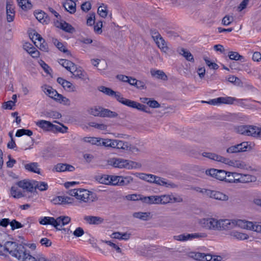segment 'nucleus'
<instances>
[{
	"mask_svg": "<svg viewBox=\"0 0 261 261\" xmlns=\"http://www.w3.org/2000/svg\"><path fill=\"white\" fill-rule=\"evenodd\" d=\"M236 227L261 233V224L259 222L241 219H218L217 231H228Z\"/></svg>",
	"mask_w": 261,
	"mask_h": 261,
	"instance_id": "obj_1",
	"label": "nucleus"
},
{
	"mask_svg": "<svg viewBox=\"0 0 261 261\" xmlns=\"http://www.w3.org/2000/svg\"><path fill=\"white\" fill-rule=\"evenodd\" d=\"M70 196L75 197L80 203L90 204L97 200L95 194L84 189H74L68 191Z\"/></svg>",
	"mask_w": 261,
	"mask_h": 261,
	"instance_id": "obj_2",
	"label": "nucleus"
},
{
	"mask_svg": "<svg viewBox=\"0 0 261 261\" xmlns=\"http://www.w3.org/2000/svg\"><path fill=\"white\" fill-rule=\"evenodd\" d=\"M236 132L241 135L253 137H261V127L251 125H243L235 127Z\"/></svg>",
	"mask_w": 261,
	"mask_h": 261,
	"instance_id": "obj_3",
	"label": "nucleus"
},
{
	"mask_svg": "<svg viewBox=\"0 0 261 261\" xmlns=\"http://www.w3.org/2000/svg\"><path fill=\"white\" fill-rule=\"evenodd\" d=\"M88 112L89 114L95 117L116 118L118 115L116 112L100 106L91 107Z\"/></svg>",
	"mask_w": 261,
	"mask_h": 261,
	"instance_id": "obj_4",
	"label": "nucleus"
},
{
	"mask_svg": "<svg viewBox=\"0 0 261 261\" xmlns=\"http://www.w3.org/2000/svg\"><path fill=\"white\" fill-rule=\"evenodd\" d=\"M41 89L46 95L54 99L55 101L64 105L69 103L70 100L68 98L59 94L57 91L51 87L45 85L42 86Z\"/></svg>",
	"mask_w": 261,
	"mask_h": 261,
	"instance_id": "obj_5",
	"label": "nucleus"
},
{
	"mask_svg": "<svg viewBox=\"0 0 261 261\" xmlns=\"http://www.w3.org/2000/svg\"><path fill=\"white\" fill-rule=\"evenodd\" d=\"M109 165L112 166L114 168H126L128 169H133L136 167L137 163L136 162L125 160L121 158H113L107 161Z\"/></svg>",
	"mask_w": 261,
	"mask_h": 261,
	"instance_id": "obj_6",
	"label": "nucleus"
},
{
	"mask_svg": "<svg viewBox=\"0 0 261 261\" xmlns=\"http://www.w3.org/2000/svg\"><path fill=\"white\" fill-rule=\"evenodd\" d=\"M13 257L19 261H36L35 257L31 255L30 251L21 244L18 246Z\"/></svg>",
	"mask_w": 261,
	"mask_h": 261,
	"instance_id": "obj_7",
	"label": "nucleus"
},
{
	"mask_svg": "<svg viewBox=\"0 0 261 261\" xmlns=\"http://www.w3.org/2000/svg\"><path fill=\"white\" fill-rule=\"evenodd\" d=\"M98 89L99 91L103 93L104 94L109 96L114 97L118 101L123 105L126 106L129 100V99H126L123 97L120 92L114 91L110 88L101 86L98 87Z\"/></svg>",
	"mask_w": 261,
	"mask_h": 261,
	"instance_id": "obj_8",
	"label": "nucleus"
},
{
	"mask_svg": "<svg viewBox=\"0 0 261 261\" xmlns=\"http://www.w3.org/2000/svg\"><path fill=\"white\" fill-rule=\"evenodd\" d=\"M218 221V219L211 217L201 219L199 223L206 229L217 231Z\"/></svg>",
	"mask_w": 261,
	"mask_h": 261,
	"instance_id": "obj_9",
	"label": "nucleus"
},
{
	"mask_svg": "<svg viewBox=\"0 0 261 261\" xmlns=\"http://www.w3.org/2000/svg\"><path fill=\"white\" fill-rule=\"evenodd\" d=\"M236 100L235 98L232 97H220L212 99L208 102L202 101V102H206L212 105H219L220 104H232Z\"/></svg>",
	"mask_w": 261,
	"mask_h": 261,
	"instance_id": "obj_10",
	"label": "nucleus"
},
{
	"mask_svg": "<svg viewBox=\"0 0 261 261\" xmlns=\"http://www.w3.org/2000/svg\"><path fill=\"white\" fill-rule=\"evenodd\" d=\"M248 145L247 142H243L241 143L232 145L226 149L228 153H237L240 152H244L247 150Z\"/></svg>",
	"mask_w": 261,
	"mask_h": 261,
	"instance_id": "obj_11",
	"label": "nucleus"
},
{
	"mask_svg": "<svg viewBox=\"0 0 261 261\" xmlns=\"http://www.w3.org/2000/svg\"><path fill=\"white\" fill-rule=\"evenodd\" d=\"M206 174L219 180H224L227 177V172L223 170L211 169L206 171Z\"/></svg>",
	"mask_w": 261,
	"mask_h": 261,
	"instance_id": "obj_12",
	"label": "nucleus"
},
{
	"mask_svg": "<svg viewBox=\"0 0 261 261\" xmlns=\"http://www.w3.org/2000/svg\"><path fill=\"white\" fill-rule=\"evenodd\" d=\"M70 72L72 74L74 78L80 79L83 80H89V78L87 76L86 72L84 71L82 67L78 66L75 64L72 68H71Z\"/></svg>",
	"mask_w": 261,
	"mask_h": 261,
	"instance_id": "obj_13",
	"label": "nucleus"
},
{
	"mask_svg": "<svg viewBox=\"0 0 261 261\" xmlns=\"http://www.w3.org/2000/svg\"><path fill=\"white\" fill-rule=\"evenodd\" d=\"M153 180L152 183L155 184L159 186H164L166 188L172 189L176 188L178 187L177 185L164 178L158 177L155 175L154 177H153Z\"/></svg>",
	"mask_w": 261,
	"mask_h": 261,
	"instance_id": "obj_14",
	"label": "nucleus"
},
{
	"mask_svg": "<svg viewBox=\"0 0 261 261\" xmlns=\"http://www.w3.org/2000/svg\"><path fill=\"white\" fill-rule=\"evenodd\" d=\"M32 39L38 40V42H35L36 45L41 50L43 51H47L48 47L47 43L45 42L44 39L41 36V35L35 32L32 36Z\"/></svg>",
	"mask_w": 261,
	"mask_h": 261,
	"instance_id": "obj_15",
	"label": "nucleus"
},
{
	"mask_svg": "<svg viewBox=\"0 0 261 261\" xmlns=\"http://www.w3.org/2000/svg\"><path fill=\"white\" fill-rule=\"evenodd\" d=\"M223 163L241 169H247L249 167L247 164L242 161L230 160L226 158H225Z\"/></svg>",
	"mask_w": 261,
	"mask_h": 261,
	"instance_id": "obj_16",
	"label": "nucleus"
},
{
	"mask_svg": "<svg viewBox=\"0 0 261 261\" xmlns=\"http://www.w3.org/2000/svg\"><path fill=\"white\" fill-rule=\"evenodd\" d=\"M18 245L19 244L15 242L8 241L5 243L2 249L5 253H9L13 256Z\"/></svg>",
	"mask_w": 261,
	"mask_h": 261,
	"instance_id": "obj_17",
	"label": "nucleus"
},
{
	"mask_svg": "<svg viewBox=\"0 0 261 261\" xmlns=\"http://www.w3.org/2000/svg\"><path fill=\"white\" fill-rule=\"evenodd\" d=\"M126 106L148 114L150 113V111L146 106L136 101L129 99Z\"/></svg>",
	"mask_w": 261,
	"mask_h": 261,
	"instance_id": "obj_18",
	"label": "nucleus"
},
{
	"mask_svg": "<svg viewBox=\"0 0 261 261\" xmlns=\"http://www.w3.org/2000/svg\"><path fill=\"white\" fill-rule=\"evenodd\" d=\"M75 170V168L69 164H63V163H59L56 165L53 169V171L56 172H65V171H69L72 172Z\"/></svg>",
	"mask_w": 261,
	"mask_h": 261,
	"instance_id": "obj_19",
	"label": "nucleus"
},
{
	"mask_svg": "<svg viewBox=\"0 0 261 261\" xmlns=\"http://www.w3.org/2000/svg\"><path fill=\"white\" fill-rule=\"evenodd\" d=\"M55 24L57 28H60L66 32L72 33L74 32V28L65 21H59L57 20L55 22Z\"/></svg>",
	"mask_w": 261,
	"mask_h": 261,
	"instance_id": "obj_20",
	"label": "nucleus"
},
{
	"mask_svg": "<svg viewBox=\"0 0 261 261\" xmlns=\"http://www.w3.org/2000/svg\"><path fill=\"white\" fill-rule=\"evenodd\" d=\"M209 198L221 201H227L229 197L227 195L217 191L211 190Z\"/></svg>",
	"mask_w": 261,
	"mask_h": 261,
	"instance_id": "obj_21",
	"label": "nucleus"
},
{
	"mask_svg": "<svg viewBox=\"0 0 261 261\" xmlns=\"http://www.w3.org/2000/svg\"><path fill=\"white\" fill-rule=\"evenodd\" d=\"M202 155L203 157L206 158L210 160L215 161L220 163H224L225 157L210 152H203L202 153Z\"/></svg>",
	"mask_w": 261,
	"mask_h": 261,
	"instance_id": "obj_22",
	"label": "nucleus"
},
{
	"mask_svg": "<svg viewBox=\"0 0 261 261\" xmlns=\"http://www.w3.org/2000/svg\"><path fill=\"white\" fill-rule=\"evenodd\" d=\"M71 221V218L68 216H60L56 219V229L61 230V227L65 225L68 224Z\"/></svg>",
	"mask_w": 261,
	"mask_h": 261,
	"instance_id": "obj_23",
	"label": "nucleus"
},
{
	"mask_svg": "<svg viewBox=\"0 0 261 261\" xmlns=\"http://www.w3.org/2000/svg\"><path fill=\"white\" fill-rule=\"evenodd\" d=\"M56 221V219H55L54 217H41L39 219V222L40 224L44 225H51L56 228L57 221Z\"/></svg>",
	"mask_w": 261,
	"mask_h": 261,
	"instance_id": "obj_24",
	"label": "nucleus"
},
{
	"mask_svg": "<svg viewBox=\"0 0 261 261\" xmlns=\"http://www.w3.org/2000/svg\"><path fill=\"white\" fill-rule=\"evenodd\" d=\"M84 220L89 224L98 225L102 223L103 219L97 216H87L84 217Z\"/></svg>",
	"mask_w": 261,
	"mask_h": 261,
	"instance_id": "obj_25",
	"label": "nucleus"
},
{
	"mask_svg": "<svg viewBox=\"0 0 261 261\" xmlns=\"http://www.w3.org/2000/svg\"><path fill=\"white\" fill-rule=\"evenodd\" d=\"M207 234L205 232H196L193 233H185V241L192 240L195 239H201L206 238Z\"/></svg>",
	"mask_w": 261,
	"mask_h": 261,
	"instance_id": "obj_26",
	"label": "nucleus"
},
{
	"mask_svg": "<svg viewBox=\"0 0 261 261\" xmlns=\"http://www.w3.org/2000/svg\"><path fill=\"white\" fill-rule=\"evenodd\" d=\"M16 185L28 192H33L34 186L29 181L23 180L17 182Z\"/></svg>",
	"mask_w": 261,
	"mask_h": 261,
	"instance_id": "obj_27",
	"label": "nucleus"
},
{
	"mask_svg": "<svg viewBox=\"0 0 261 261\" xmlns=\"http://www.w3.org/2000/svg\"><path fill=\"white\" fill-rule=\"evenodd\" d=\"M36 18L42 23L47 24L50 21L48 16L44 12H36L35 14Z\"/></svg>",
	"mask_w": 261,
	"mask_h": 261,
	"instance_id": "obj_28",
	"label": "nucleus"
},
{
	"mask_svg": "<svg viewBox=\"0 0 261 261\" xmlns=\"http://www.w3.org/2000/svg\"><path fill=\"white\" fill-rule=\"evenodd\" d=\"M7 19L9 22L13 21L15 16V11L13 6L9 3H7L6 7Z\"/></svg>",
	"mask_w": 261,
	"mask_h": 261,
	"instance_id": "obj_29",
	"label": "nucleus"
},
{
	"mask_svg": "<svg viewBox=\"0 0 261 261\" xmlns=\"http://www.w3.org/2000/svg\"><path fill=\"white\" fill-rule=\"evenodd\" d=\"M229 235L233 239L238 240H245L249 238V236L247 233L241 232L236 230L230 231Z\"/></svg>",
	"mask_w": 261,
	"mask_h": 261,
	"instance_id": "obj_30",
	"label": "nucleus"
},
{
	"mask_svg": "<svg viewBox=\"0 0 261 261\" xmlns=\"http://www.w3.org/2000/svg\"><path fill=\"white\" fill-rule=\"evenodd\" d=\"M63 6L66 10L70 13H74L76 11V4L72 0H67L63 4Z\"/></svg>",
	"mask_w": 261,
	"mask_h": 261,
	"instance_id": "obj_31",
	"label": "nucleus"
},
{
	"mask_svg": "<svg viewBox=\"0 0 261 261\" xmlns=\"http://www.w3.org/2000/svg\"><path fill=\"white\" fill-rule=\"evenodd\" d=\"M178 52L180 55L182 56L187 61L191 62H194V59L193 58V55L188 50L184 48H180L178 49Z\"/></svg>",
	"mask_w": 261,
	"mask_h": 261,
	"instance_id": "obj_32",
	"label": "nucleus"
},
{
	"mask_svg": "<svg viewBox=\"0 0 261 261\" xmlns=\"http://www.w3.org/2000/svg\"><path fill=\"white\" fill-rule=\"evenodd\" d=\"M38 166H39L37 163L33 162L25 164L24 165V168L30 172L40 174V171Z\"/></svg>",
	"mask_w": 261,
	"mask_h": 261,
	"instance_id": "obj_33",
	"label": "nucleus"
},
{
	"mask_svg": "<svg viewBox=\"0 0 261 261\" xmlns=\"http://www.w3.org/2000/svg\"><path fill=\"white\" fill-rule=\"evenodd\" d=\"M151 74L155 78L163 81H167L168 77L165 72L160 70H151L150 71Z\"/></svg>",
	"mask_w": 261,
	"mask_h": 261,
	"instance_id": "obj_34",
	"label": "nucleus"
},
{
	"mask_svg": "<svg viewBox=\"0 0 261 261\" xmlns=\"http://www.w3.org/2000/svg\"><path fill=\"white\" fill-rule=\"evenodd\" d=\"M155 42L158 47L160 48L162 51L164 53H167L168 51L169 48L167 46V43L162 37H160L155 40Z\"/></svg>",
	"mask_w": 261,
	"mask_h": 261,
	"instance_id": "obj_35",
	"label": "nucleus"
},
{
	"mask_svg": "<svg viewBox=\"0 0 261 261\" xmlns=\"http://www.w3.org/2000/svg\"><path fill=\"white\" fill-rule=\"evenodd\" d=\"M52 41L54 45L61 51L64 53H66L68 56H71V54L70 52L64 46L63 44L59 41V40L56 38H53Z\"/></svg>",
	"mask_w": 261,
	"mask_h": 261,
	"instance_id": "obj_36",
	"label": "nucleus"
},
{
	"mask_svg": "<svg viewBox=\"0 0 261 261\" xmlns=\"http://www.w3.org/2000/svg\"><path fill=\"white\" fill-rule=\"evenodd\" d=\"M36 124L38 126L45 130L51 129L52 126H53V124L50 122L43 120L37 121Z\"/></svg>",
	"mask_w": 261,
	"mask_h": 261,
	"instance_id": "obj_37",
	"label": "nucleus"
},
{
	"mask_svg": "<svg viewBox=\"0 0 261 261\" xmlns=\"http://www.w3.org/2000/svg\"><path fill=\"white\" fill-rule=\"evenodd\" d=\"M18 6L23 10L27 11L31 9L32 5L29 0H17Z\"/></svg>",
	"mask_w": 261,
	"mask_h": 261,
	"instance_id": "obj_38",
	"label": "nucleus"
},
{
	"mask_svg": "<svg viewBox=\"0 0 261 261\" xmlns=\"http://www.w3.org/2000/svg\"><path fill=\"white\" fill-rule=\"evenodd\" d=\"M59 63L69 71H71V68H72L75 65L74 63L66 59H60Z\"/></svg>",
	"mask_w": 261,
	"mask_h": 261,
	"instance_id": "obj_39",
	"label": "nucleus"
},
{
	"mask_svg": "<svg viewBox=\"0 0 261 261\" xmlns=\"http://www.w3.org/2000/svg\"><path fill=\"white\" fill-rule=\"evenodd\" d=\"M111 175H102L97 176L96 178V180L100 183L105 185H110Z\"/></svg>",
	"mask_w": 261,
	"mask_h": 261,
	"instance_id": "obj_40",
	"label": "nucleus"
},
{
	"mask_svg": "<svg viewBox=\"0 0 261 261\" xmlns=\"http://www.w3.org/2000/svg\"><path fill=\"white\" fill-rule=\"evenodd\" d=\"M11 195L15 198H20L24 196L21 191L16 186L11 187Z\"/></svg>",
	"mask_w": 261,
	"mask_h": 261,
	"instance_id": "obj_41",
	"label": "nucleus"
},
{
	"mask_svg": "<svg viewBox=\"0 0 261 261\" xmlns=\"http://www.w3.org/2000/svg\"><path fill=\"white\" fill-rule=\"evenodd\" d=\"M145 201L149 204H160V196H151L145 198Z\"/></svg>",
	"mask_w": 261,
	"mask_h": 261,
	"instance_id": "obj_42",
	"label": "nucleus"
},
{
	"mask_svg": "<svg viewBox=\"0 0 261 261\" xmlns=\"http://www.w3.org/2000/svg\"><path fill=\"white\" fill-rule=\"evenodd\" d=\"M228 57L230 60H233L236 61L243 60L244 62V57L243 56L240 55L238 52L230 51L228 54Z\"/></svg>",
	"mask_w": 261,
	"mask_h": 261,
	"instance_id": "obj_43",
	"label": "nucleus"
},
{
	"mask_svg": "<svg viewBox=\"0 0 261 261\" xmlns=\"http://www.w3.org/2000/svg\"><path fill=\"white\" fill-rule=\"evenodd\" d=\"M256 180V177L250 174H242L241 179L240 180V182H252Z\"/></svg>",
	"mask_w": 261,
	"mask_h": 261,
	"instance_id": "obj_44",
	"label": "nucleus"
},
{
	"mask_svg": "<svg viewBox=\"0 0 261 261\" xmlns=\"http://www.w3.org/2000/svg\"><path fill=\"white\" fill-rule=\"evenodd\" d=\"M128 144L129 143L127 142H124L121 140H117L116 148L127 151H128Z\"/></svg>",
	"mask_w": 261,
	"mask_h": 261,
	"instance_id": "obj_45",
	"label": "nucleus"
},
{
	"mask_svg": "<svg viewBox=\"0 0 261 261\" xmlns=\"http://www.w3.org/2000/svg\"><path fill=\"white\" fill-rule=\"evenodd\" d=\"M121 176L111 175L110 185L121 186Z\"/></svg>",
	"mask_w": 261,
	"mask_h": 261,
	"instance_id": "obj_46",
	"label": "nucleus"
},
{
	"mask_svg": "<svg viewBox=\"0 0 261 261\" xmlns=\"http://www.w3.org/2000/svg\"><path fill=\"white\" fill-rule=\"evenodd\" d=\"M97 13L100 17L106 18L108 13V10L107 7L103 4H102V6H99L98 8Z\"/></svg>",
	"mask_w": 261,
	"mask_h": 261,
	"instance_id": "obj_47",
	"label": "nucleus"
},
{
	"mask_svg": "<svg viewBox=\"0 0 261 261\" xmlns=\"http://www.w3.org/2000/svg\"><path fill=\"white\" fill-rule=\"evenodd\" d=\"M44 115L46 117L53 118L54 119H59L61 117V114L57 111H49L44 113Z\"/></svg>",
	"mask_w": 261,
	"mask_h": 261,
	"instance_id": "obj_48",
	"label": "nucleus"
},
{
	"mask_svg": "<svg viewBox=\"0 0 261 261\" xmlns=\"http://www.w3.org/2000/svg\"><path fill=\"white\" fill-rule=\"evenodd\" d=\"M63 87L68 92H75L76 91V86L73 85L71 82L66 80Z\"/></svg>",
	"mask_w": 261,
	"mask_h": 261,
	"instance_id": "obj_49",
	"label": "nucleus"
},
{
	"mask_svg": "<svg viewBox=\"0 0 261 261\" xmlns=\"http://www.w3.org/2000/svg\"><path fill=\"white\" fill-rule=\"evenodd\" d=\"M133 181V178L130 176H121V186H127Z\"/></svg>",
	"mask_w": 261,
	"mask_h": 261,
	"instance_id": "obj_50",
	"label": "nucleus"
},
{
	"mask_svg": "<svg viewBox=\"0 0 261 261\" xmlns=\"http://www.w3.org/2000/svg\"><path fill=\"white\" fill-rule=\"evenodd\" d=\"M24 135L31 136L33 135V132L32 130L29 129H20L17 131L15 136L19 137Z\"/></svg>",
	"mask_w": 261,
	"mask_h": 261,
	"instance_id": "obj_51",
	"label": "nucleus"
},
{
	"mask_svg": "<svg viewBox=\"0 0 261 261\" xmlns=\"http://www.w3.org/2000/svg\"><path fill=\"white\" fill-rule=\"evenodd\" d=\"M35 189H38L41 191H46L48 189V185L45 182H37L36 184L34 187Z\"/></svg>",
	"mask_w": 261,
	"mask_h": 261,
	"instance_id": "obj_52",
	"label": "nucleus"
},
{
	"mask_svg": "<svg viewBox=\"0 0 261 261\" xmlns=\"http://www.w3.org/2000/svg\"><path fill=\"white\" fill-rule=\"evenodd\" d=\"M89 125L91 127L102 130H106L107 128V126L103 123H97L94 122H91L89 123Z\"/></svg>",
	"mask_w": 261,
	"mask_h": 261,
	"instance_id": "obj_53",
	"label": "nucleus"
},
{
	"mask_svg": "<svg viewBox=\"0 0 261 261\" xmlns=\"http://www.w3.org/2000/svg\"><path fill=\"white\" fill-rule=\"evenodd\" d=\"M135 218H139L141 220H146L149 217V214L147 213L137 212L133 214Z\"/></svg>",
	"mask_w": 261,
	"mask_h": 261,
	"instance_id": "obj_54",
	"label": "nucleus"
},
{
	"mask_svg": "<svg viewBox=\"0 0 261 261\" xmlns=\"http://www.w3.org/2000/svg\"><path fill=\"white\" fill-rule=\"evenodd\" d=\"M95 14L94 13H90L87 16V24L89 26H92L95 23Z\"/></svg>",
	"mask_w": 261,
	"mask_h": 261,
	"instance_id": "obj_55",
	"label": "nucleus"
},
{
	"mask_svg": "<svg viewBox=\"0 0 261 261\" xmlns=\"http://www.w3.org/2000/svg\"><path fill=\"white\" fill-rule=\"evenodd\" d=\"M153 177H154V175L152 174H146L142 173L140 175V178L143 180H146L150 183H152L153 180Z\"/></svg>",
	"mask_w": 261,
	"mask_h": 261,
	"instance_id": "obj_56",
	"label": "nucleus"
},
{
	"mask_svg": "<svg viewBox=\"0 0 261 261\" xmlns=\"http://www.w3.org/2000/svg\"><path fill=\"white\" fill-rule=\"evenodd\" d=\"M160 204H166L171 202L170 195H163L160 196Z\"/></svg>",
	"mask_w": 261,
	"mask_h": 261,
	"instance_id": "obj_57",
	"label": "nucleus"
},
{
	"mask_svg": "<svg viewBox=\"0 0 261 261\" xmlns=\"http://www.w3.org/2000/svg\"><path fill=\"white\" fill-rule=\"evenodd\" d=\"M203 60L205 61L206 64L211 68L213 69H217L219 66L215 63L212 62L210 61L207 57H204Z\"/></svg>",
	"mask_w": 261,
	"mask_h": 261,
	"instance_id": "obj_58",
	"label": "nucleus"
},
{
	"mask_svg": "<svg viewBox=\"0 0 261 261\" xmlns=\"http://www.w3.org/2000/svg\"><path fill=\"white\" fill-rule=\"evenodd\" d=\"M233 20V17L229 15H226L222 19V24L224 25H229Z\"/></svg>",
	"mask_w": 261,
	"mask_h": 261,
	"instance_id": "obj_59",
	"label": "nucleus"
},
{
	"mask_svg": "<svg viewBox=\"0 0 261 261\" xmlns=\"http://www.w3.org/2000/svg\"><path fill=\"white\" fill-rule=\"evenodd\" d=\"M10 226L11 227V229L14 230L15 229L22 228L23 225L20 222L14 219L11 221Z\"/></svg>",
	"mask_w": 261,
	"mask_h": 261,
	"instance_id": "obj_60",
	"label": "nucleus"
},
{
	"mask_svg": "<svg viewBox=\"0 0 261 261\" xmlns=\"http://www.w3.org/2000/svg\"><path fill=\"white\" fill-rule=\"evenodd\" d=\"M102 22L101 21H98L96 24L94 26V32L98 34H100L102 33Z\"/></svg>",
	"mask_w": 261,
	"mask_h": 261,
	"instance_id": "obj_61",
	"label": "nucleus"
},
{
	"mask_svg": "<svg viewBox=\"0 0 261 261\" xmlns=\"http://www.w3.org/2000/svg\"><path fill=\"white\" fill-rule=\"evenodd\" d=\"M147 105L151 108H159L161 107L160 104L155 100L150 98Z\"/></svg>",
	"mask_w": 261,
	"mask_h": 261,
	"instance_id": "obj_62",
	"label": "nucleus"
},
{
	"mask_svg": "<svg viewBox=\"0 0 261 261\" xmlns=\"http://www.w3.org/2000/svg\"><path fill=\"white\" fill-rule=\"evenodd\" d=\"M51 202L54 204H64L63 196H59L51 200Z\"/></svg>",
	"mask_w": 261,
	"mask_h": 261,
	"instance_id": "obj_63",
	"label": "nucleus"
},
{
	"mask_svg": "<svg viewBox=\"0 0 261 261\" xmlns=\"http://www.w3.org/2000/svg\"><path fill=\"white\" fill-rule=\"evenodd\" d=\"M84 234V229L81 227L76 228L75 230L73 232V234L76 237H80Z\"/></svg>",
	"mask_w": 261,
	"mask_h": 261,
	"instance_id": "obj_64",
	"label": "nucleus"
}]
</instances>
